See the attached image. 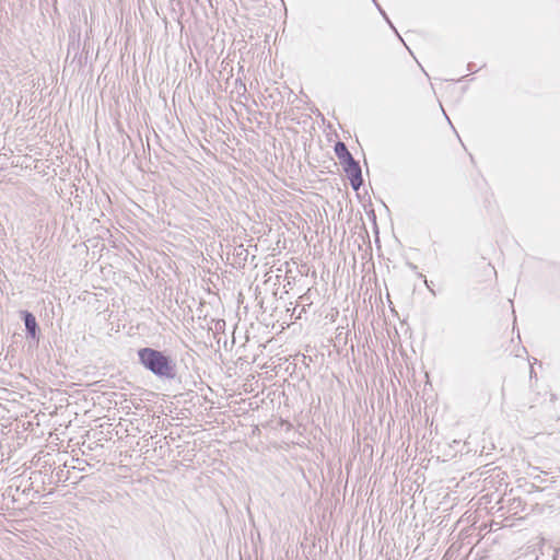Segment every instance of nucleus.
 Listing matches in <instances>:
<instances>
[{
    "instance_id": "1",
    "label": "nucleus",
    "mask_w": 560,
    "mask_h": 560,
    "mask_svg": "<svg viewBox=\"0 0 560 560\" xmlns=\"http://www.w3.org/2000/svg\"><path fill=\"white\" fill-rule=\"evenodd\" d=\"M140 364L153 375L162 380H174L177 374V366L174 359L164 351L145 347L138 350Z\"/></svg>"
},
{
    "instance_id": "2",
    "label": "nucleus",
    "mask_w": 560,
    "mask_h": 560,
    "mask_svg": "<svg viewBox=\"0 0 560 560\" xmlns=\"http://www.w3.org/2000/svg\"><path fill=\"white\" fill-rule=\"evenodd\" d=\"M20 317L25 326L26 338L37 347L40 338V328L34 314L27 310L20 311Z\"/></svg>"
},
{
    "instance_id": "3",
    "label": "nucleus",
    "mask_w": 560,
    "mask_h": 560,
    "mask_svg": "<svg viewBox=\"0 0 560 560\" xmlns=\"http://www.w3.org/2000/svg\"><path fill=\"white\" fill-rule=\"evenodd\" d=\"M342 168L350 182L352 189L358 191L360 187L363 185L362 170L359 161L353 159L342 164Z\"/></svg>"
},
{
    "instance_id": "4",
    "label": "nucleus",
    "mask_w": 560,
    "mask_h": 560,
    "mask_svg": "<svg viewBox=\"0 0 560 560\" xmlns=\"http://www.w3.org/2000/svg\"><path fill=\"white\" fill-rule=\"evenodd\" d=\"M334 149L341 165L354 159L342 141H338Z\"/></svg>"
},
{
    "instance_id": "5",
    "label": "nucleus",
    "mask_w": 560,
    "mask_h": 560,
    "mask_svg": "<svg viewBox=\"0 0 560 560\" xmlns=\"http://www.w3.org/2000/svg\"><path fill=\"white\" fill-rule=\"evenodd\" d=\"M79 50H80V39H79V37L77 39L73 37L71 39V42L69 43V45H68V55H67V57L69 58V56L71 54H73L72 61H74L77 59V57L79 56Z\"/></svg>"
},
{
    "instance_id": "6",
    "label": "nucleus",
    "mask_w": 560,
    "mask_h": 560,
    "mask_svg": "<svg viewBox=\"0 0 560 560\" xmlns=\"http://www.w3.org/2000/svg\"><path fill=\"white\" fill-rule=\"evenodd\" d=\"M225 327V322L224 319H217L215 320V324H214V329L217 332H220L224 329Z\"/></svg>"
},
{
    "instance_id": "7",
    "label": "nucleus",
    "mask_w": 560,
    "mask_h": 560,
    "mask_svg": "<svg viewBox=\"0 0 560 560\" xmlns=\"http://www.w3.org/2000/svg\"><path fill=\"white\" fill-rule=\"evenodd\" d=\"M235 88L237 89V91H238V92H240V90H242V91H243V93H245V92H246V85L242 82V80H241V79H237V80L235 81Z\"/></svg>"
},
{
    "instance_id": "8",
    "label": "nucleus",
    "mask_w": 560,
    "mask_h": 560,
    "mask_svg": "<svg viewBox=\"0 0 560 560\" xmlns=\"http://www.w3.org/2000/svg\"><path fill=\"white\" fill-rule=\"evenodd\" d=\"M373 1H374V3L376 4L377 9L380 10L381 14L384 16V19H385V20L389 23V25L393 27V25H392V23H390V21H389L388 16H387V14L385 13V11L380 7V4H378L375 0H373Z\"/></svg>"
},
{
    "instance_id": "9",
    "label": "nucleus",
    "mask_w": 560,
    "mask_h": 560,
    "mask_svg": "<svg viewBox=\"0 0 560 560\" xmlns=\"http://www.w3.org/2000/svg\"><path fill=\"white\" fill-rule=\"evenodd\" d=\"M56 476H57V480H58V481H61V480H62V476H63V470L61 469L60 471H58V472L56 474Z\"/></svg>"
},
{
    "instance_id": "10",
    "label": "nucleus",
    "mask_w": 560,
    "mask_h": 560,
    "mask_svg": "<svg viewBox=\"0 0 560 560\" xmlns=\"http://www.w3.org/2000/svg\"><path fill=\"white\" fill-rule=\"evenodd\" d=\"M300 299H301L303 302L310 301V298H308L307 293H306V294H303Z\"/></svg>"
},
{
    "instance_id": "11",
    "label": "nucleus",
    "mask_w": 560,
    "mask_h": 560,
    "mask_svg": "<svg viewBox=\"0 0 560 560\" xmlns=\"http://www.w3.org/2000/svg\"><path fill=\"white\" fill-rule=\"evenodd\" d=\"M558 553H559V549H555L553 555H552V560H557Z\"/></svg>"
},
{
    "instance_id": "12",
    "label": "nucleus",
    "mask_w": 560,
    "mask_h": 560,
    "mask_svg": "<svg viewBox=\"0 0 560 560\" xmlns=\"http://www.w3.org/2000/svg\"><path fill=\"white\" fill-rule=\"evenodd\" d=\"M79 65L80 66L82 65V57L81 56L79 57Z\"/></svg>"
}]
</instances>
